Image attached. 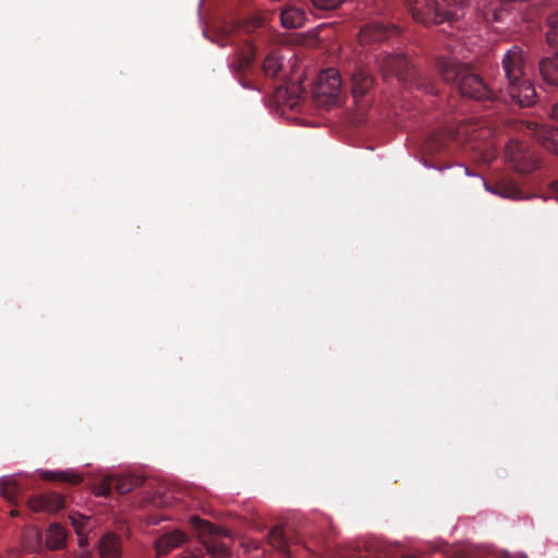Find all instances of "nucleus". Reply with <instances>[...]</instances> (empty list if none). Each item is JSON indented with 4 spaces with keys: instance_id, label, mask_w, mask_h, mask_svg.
<instances>
[{
    "instance_id": "obj_21",
    "label": "nucleus",
    "mask_w": 558,
    "mask_h": 558,
    "mask_svg": "<svg viewBox=\"0 0 558 558\" xmlns=\"http://www.w3.org/2000/svg\"><path fill=\"white\" fill-rule=\"evenodd\" d=\"M141 483H142V478H140V477H132V476L117 477V476H113L114 490L119 495H125V494L130 493L135 487L140 486Z\"/></svg>"
},
{
    "instance_id": "obj_18",
    "label": "nucleus",
    "mask_w": 558,
    "mask_h": 558,
    "mask_svg": "<svg viewBox=\"0 0 558 558\" xmlns=\"http://www.w3.org/2000/svg\"><path fill=\"white\" fill-rule=\"evenodd\" d=\"M66 533L59 523L51 524L46 531V545L51 550L65 546Z\"/></svg>"
},
{
    "instance_id": "obj_27",
    "label": "nucleus",
    "mask_w": 558,
    "mask_h": 558,
    "mask_svg": "<svg viewBox=\"0 0 558 558\" xmlns=\"http://www.w3.org/2000/svg\"><path fill=\"white\" fill-rule=\"evenodd\" d=\"M343 1L344 0H312L314 7L320 10H335Z\"/></svg>"
},
{
    "instance_id": "obj_4",
    "label": "nucleus",
    "mask_w": 558,
    "mask_h": 558,
    "mask_svg": "<svg viewBox=\"0 0 558 558\" xmlns=\"http://www.w3.org/2000/svg\"><path fill=\"white\" fill-rule=\"evenodd\" d=\"M379 70L384 76L395 75L408 88H414L423 94H436L435 82L417 70L402 53H380L377 57Z\"/></svg>"
},
{
    "instance_id": "obj_25",
    "label": "nucleus",
    "mask_w": 558,
    "mask_h": 558,
    "mask_svg": "<svg viewBox=\"0 0 558 558\" xmlns=\"http://www.w3.org/2000/svg\"><path fill=\"white\" fill-rule=\"evenodd\" d=\"M547 40L550 45H558V11L548 17Z\"/></svg>"
},
{
    "instance_id": "obj_20",
    "label": "nucleus",
    "mask_w": 558,
    "mask_h": 558,
    "mask_svg": "<svg viewBox=\"0 0 558 558\" xmlns=\"http://www.w3.org/2000/svg\"><path fill=\"white\" fill-rule=\"evenodd\" d=\"M282 69V58L277 51L269 52L263 61L262 71L267 77H275Z\"/></svg>"
},
{
    "instance_id": "obj_8",
    "label": "nucleus",
    "mask_w": 558,
    "mask_h": 558,
    "mask_svg": "<svg viewBox=\"0 0 558 558\" xmlns=\"http://www.w3.org/2000/svg\"><path fill=\"white\" fill-rule=\"evenodd\" d=\"M505 156L508 162L519 172H529L536 167L533 154L522 142L509 141L505 149Z\"/></svg>"
},
{
    "instance_id": "obj_14",
    "label": "nucleus",
    "mask_w": 558,
    "mask_h": 558,
    "mask_svg": "<svg viewBox=\"0 0 558 558\" xmlns=\"http://www.w3.org/2000/svg\"><path fill=\"white\" fill-rule=\"evenodd\" d=\"M185 538V534L178 530L161 535L155 542L157 556L160 557L168 555L172 549L182 545Z\"/></svg>"
},
{
    "instance_id": "obj_16",
    "label": "nucleus",
    "mask_w": 558,
    "mask_h": 558,
    "mask_svg": "<svg viewBox=\"0 0 558 558\" xmlns=\"http://www.w3.org/2000/svg\"><path fill=\"white\" fill-rule=\"evenodd\" d=\"M280 20L286 28H298L303 26L306 15L303 9L294 4H287L280 12Z\"/></svg>"
},
{
    "instance_id": "obj_9",
    "label": "nucleus",
    "mask_w": 558,
    "mask_h": 558,
    "mask_svg": "<svg viewBox=\"0 0 558 558\" xmlns=\"http://www.w3.org/2000/svg\"><path fill=\"white\" fill-rule=\"evenodd\" d=\"M399 34V28L393 25H385L379 22H372L363 26L359 34V41L362 46L380 44Z\"/></svg>"
},
{
    "instance_id": "obj_1",
    "label": "nucleus",
    "mask_w": 558,
    "mask_h": 558,
    "mask_svg": "<svg viewBox=\"0 0 558 558\" xmlns=\"http://www.w3.org/2000/svg\"><path fill=\"white\" fill-rule=\"evenodd\" d=\"M263 26V20L252 16L242 21L223 22L214 39L219 46H233L235 54L230 68L245 88H252L244 74L253 69L256 48L253 44L254 33Z\"/></svg>"
},
{
    "instance_id": "obj_11",
    "label": "nucleus",
    "mask_w": 558,
    "mask_h": 558,
    "mask_svg": "<svg viewBox=\"0 0 558 558\" xmlns=\"http://www.w3.org/2000/svg\"><path fill=\"white\" fill-rule=\"evenodd\" d=\"M535 140L548 151L558 155V128L539 125L535 122L529 124Z\"/></svg>"
},
{
    "instance_id": "obj_29",
    "label": "nucleus",
    "mask_w": 558,
    "mask_h": 558,
    "mask_svg": "<svg viewBox=\"0 0 558 558\" xmlns=\"http://www.w3.org/2000/svg\"><path fill=\"white\" fill-rule=\"evenodd\" d=\"M550 189L554 197L558 201V181L554 182Z\"/></svg>"
},
{
    "instance_id": "obj_6",
    "label": "nucleus",
    "mask_w": 558,
    "mask_h": 558,
    "mask_svg": "<svg viewBox=\"0 0 558 558\" xmlns=\"http://www.w3.org/2000/svg\"><path fill=\"white\" fill-rule=\"evenodd\" d=\"M342 93V78L335 68L323 70L314 85L313 98L317 106L329 108L340 102Z\"/></svg>"
},
{
    "instance_id": "obj_15",
    "label": "nucleus",
    "mask_w": 558,
    "mask_h": 558,
    "mask_svg": "<svg viewBox=\"0 0 558 558\" xmlns=\"http://www.w3.org/2000/svg\"><path fill=\"white\" fill-rule=\"evenodd\" d=\"M98 551L105 558H120L121 538L112 532H107L99 541Z\"/></svg>"
},
{
    "instance_id": "obj_13",
    "label": "nucleus",
    "mask_w": 558,
    "mask_h": 558,
    "mask_svg": "<svg viewBox=\"0 0 558 558\" xmlns=\"http://www.w3.org/2000/svg\"><path fill=\"white\" fill-rule=\"evenodd\" d=\"M485 187L493 194L504 198L519 199L523 197V191L514 181L508 178H501L493 183L485 182Z\"/></svg>"
},
{
    "instance_id": "obj_26",
    "label": "nucleus",
    "mask_w": 558,
    "mask_h": 558,
    "mask_svg": "<svg viewBox=\"0 0 558 558\" xmlns=\"http://www.w3.org/2000/svg\"><path fill=\"white\" fill-rule=\"evenodd\" d=\"M95 494L97 496L107 497L114 490L113 476L105 477L100 483L95 486Z\"/></svg>"
},
{
    "instance_id": "obj_10",
    "label": "nucleus",
    "mask_w": 558,
    "mask_h": 558,
    "mask_svg": "<svg viewBox=\"0 0 558 558\" xmlns=\"http://www.w3.org/2000/svg\"><path fill=\"white\" fill-rule=\"evenodd\" d=\"M351 85H352V96L359 106L360 109H363L367 106V100H364V97L372 88L374 84V78L371 72L362 66L355 65L351 71Z\"/></svg>"
},
{
    "instance_id": "obj_17",
    "label": "nucleus",
    "mask_w": 558,
    "mask_h": 558,
    "mask_svg": "<svg viewBox=\"0 0 558 558\" xmlns=\"http://www.w3.org/2000/svg\"><path fill=\"white\" fill-rule=\"evenodd\" d=\"M539 72L548 85L558 86V60L556 56L542 59L539 61Z\"/></svg>"
},
{
    "instance_id": "obj_24",
    "label": "nucleus",
    "mask_w": 558,
    "mask_h": 558,
    "mask_svg": "<svg viewBox=\"0 0 558 558\" xmlns=\"http://www.w3.org/2000/svg\"><path fill=\"white\" fill-rule=\"evenodd\" d=\"M20 492V487L14 480H0V493L9 501H13Z\"/></svg>"
},
{
    "instance_id": "obj_2",
    "label": "nucleus",
    "mask_w": 558,
    "mask_h": 558,
    "mask_svg": "<svg viewBox=\"0 0 558 558\" xmlns=\"http://www.w3.org/2000/svg\"><path fill=\"white\" fill-rule=\"evenodd\" d=\"M439 75L446 83H454L461 96L477 101L504 100V90H495L466 64L452 57H439L436 61Z\"/></svg>"
},
{
    "instance_id": "obj_22",
    "label": "nucleus",
    "mask_w": 558,
    "mask_h": 558,
    "mask_svg": "<svg viewBox=\"0 0 558 558\" xmlns=\"http://www.w3.org/2000/svg\"><path fill=\"white\" fill-rule=\"evenodd\" d=\"M269 543L274 548H277L282 554H284L287 556L291 555L286 535L281 527H274L269 532Z\"/></svg>"
},
{
    "instance_id": "obj_5",
    "label": "nucleus",
    "mask_w": 558,
    "mask_h": 558,
    "mask_svg": "<svg viewBox=\"0 0 558 558\" xmlns=\"http://www.w3.org/2000/svg\"><path fill=\"white\" fill-rule=\"evenodd\" d=\"M469 0H405L413 19L424 25L452 23L464 15Z\"/></svg>"
},
{
    "instance_id": "obj_28",
    "label": "nucleus",
    "mask_w": 558,
    "mask_h": 558,
    "mask_svg": "<svg viewBox=\"0 0 558 558\" xmlns=\"http://www.w3.org/2000/svg\"><path fill=\"white\" fill-rule=\"evenodd\" d=\"M70 519L76 534L81 536L83 534L85 522L88 520V518L82 514H71Z\"/></svg>"
},
{
    "instance_id": "obj_12",
    "label": "nucleus",
    "mask_w": 558,
    "mask_h": 558,
    "mask_svg": "<svg viewBox=\"0 0 558 558\" xmlns=\"http://www.w3.org/2000/svg\"><path fill=\"white\" fill-rule=\"evenodd\" d=\"M64 502L63 496L57 493H46L28 499L33 511L56 512L64 507Z\"/></svg>"
},
{
    "instance_id": "obj_3",
    "label": "nucleus",
    "mask_w": 558,
    "mask_h": 558,
    "mask_svg": "<svg viewBox=\"0 0 558 558\" xmlns=\"http://www.w3.org/2000/svg\"><path fill=\"white\" fill-rule=\"evenodd\" d=\"M501 68L507 80L504 90L505 101L508 97L510 105H517L520 108L533 106L537 94L534 85L526 77L524 50L520 46H511L501 59Z\"/></svg>"
},
{
    "instance_id": "obj_23",
    "label": "nucleus",
    "mask_w": 558,
    "mask_h": 558,
    "mask_svg": "<svg viewBox=\"0 0 558 558\" xmlns=\"http://www.w3.org/2000/svg\"><path fill=\"white\" fill-rule=\"evenodd\" d=\"M461 133V129L456 131L453 129H448L445 135H433L430 149L433 151L441 150L445 147L447 141H458Z\"/></svg>"
},
{
    "instance_id": "obj_31",
    "label": "nucleus",
    "mask_w": 558,
    "mask_h": 558,
    "mask_svg": "<svg viewBox=\"0 0 558 558\" xmlns=\"http://www.w3.org/2000/svg\"><path fill=\"white\" fill-rule=\"evenodd\" d=\"M182 558H195V557H194V556H190V555H189V556H184V557H182Z\"/></svg>"
},
{
    "instance_id": "obj_19",
    "label": "nucleus",
    "mask_w": 558,
    "mask_h": 558,
    "mask_svg": "<svg viewBox=\"0 0 558 558\" xmlns=\"http://www.w3.org/2000/svg\"><path fill=\"white\" fill-rule=\"evenodd\" d=\"M45 481H53L78 485L83 481V476L72 470L66 471H44L40 474Z\"/></svg>"
},
{
    "instance_id": "obj_7",
    "label": "nucleus",
    "mask_w": 558,
    "mask_h": 558,
    "mask_svg": "<svg viewBox=\"0 0 558 558\" xmlns=\"http://www.w3.org/2000/svg\"><path fill=\"white\" fill-rule=\"evenodd\" d=\"M190 522L195 529L199 530L202 533L213 536V538H209L208 541L204 542L206 551L208 553V555L211 556V558L229 557V546L226 543L215 538L216 536L221 534L220 529L205 520H202L197 515L191 517Z\"/></svg>"
},
{
    "instance_id": "obj_30",
    "label": "nucleus",
    "mask_w": 558,
    "mask_h": 558,
    "mask_svg": "<svg viewBox=\"0 0 558 558\" xmlns=\"http://www.w3.org/2000/svg\"><path fill=\"white\" fill-rule=\"evenodd\" d=\"M551 114H553V118L558 120V102L553 106Z\"/></svg>"
},
{
    "instance_id": "obj_32",
    "label": "nucleus",
    "mask_w": 558,
    "mask_h": 558,
    "mask_svg": "<svg viewBox=\"0 0 558 558\" xmlns=\"http://www.w3.org/2000/svg\"><path fill=\"white\" fill-rule=\"evenodd\" d=\"M555 56L557 57V60H558V52Z\"/></svg>"
}]
</instances>
